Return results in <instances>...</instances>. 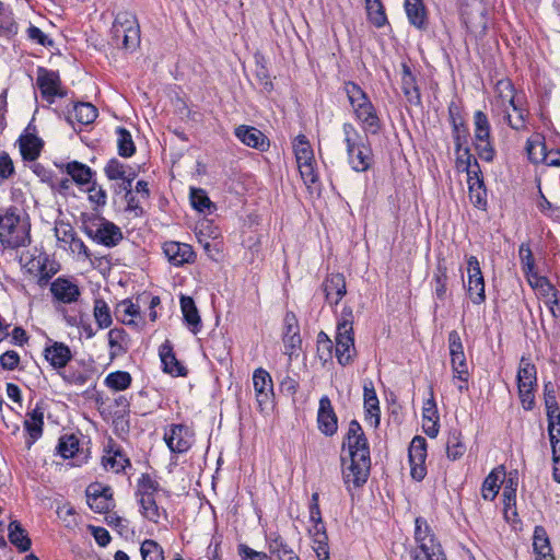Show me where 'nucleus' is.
<instances>
[{"mask_svg":"<svg viewBox=\"0 0 560 560\" xmlns=\"http://www.w3.org/2000/svg\"><path fill=\"white\" fill-rule=\"evenodd\" d=\"M118 312L121 313L122 323L133 324V318L140 314V306L130 300H124L118 305Z\"/></svg>","mask_w":560,"mask_h":560,"instance_id":"63","label":"nucleus"},{"mask_svg":"<svg viewBox=\"0 0 560 560\" xmlns=\"http://www.w3.org/2000/svg\"><path fill=\"white\" fill-rule=\"evenodd\" d=\"M312 538V548L319 560H327L329 558L328 536L324 522L312 523L308 528Z\"/></svg>","mask_w":560,"mask_h":560,"instance_id":"30","label":"nucleus"},{"mask_svg":"<svg viewBox=\"0 0 560 560\" xmlns=\"http://www.w3.org/2000/svg\"><path fill=\"white\" fill-rule=\"evenodd\" d=\"M497 103L504 107L503 119L514 130L526 129L528 112L516 97L515 89L510 80H500L495 85Z\"/></svg>","mask_w":560,"mask_h":560,"instance_id":"5","label":"nucleus"},{"mask_svg":"<svg viewBox=\"0 0 560 560\" xmlns=\"http://www.w3.org/2000/svg\"><path fill=\"white\" fill-rule=\"evenodd\" d=\"M440 417L434 400L433 392L430 390V398L422 408V429L429 438H436L440 431Z\"/></svg>","mask_w":560,"mask_h":560,"instance_id":"24","label":"nucleus"},{"mask_svg":"<svg viewBox=\"0 0 560 560\" xmlns=\"http://www.w3.org/2000/svg\"><path fill=\"white\" fill-rule=\"evenodd\" d=\"M448 116L452 125V136L455 143V152L459 153L462 151V147L465 145L468 141L469 131L464 121V118L460 115V110L455 105V103L450 104Z\"/></svg>","mask_w":560,"mask_h":560,"instance_id":"22","label":"nucleus"},{"mask_svg":"<svg viewBox=\"0 0 560 560\" xmlns=\"http://www.w3.org/2000/svg\"><path fill=\"white\" fill-rule=\"evenodd\" d=\"M292 147L298 164L315 160L312 145L305 135H298L292 142Z\"/></svg>","mask_w":560,"mask_h":560,"instance_id":"49","label":"nucleus"},{"mask_svg":"<svg viewBox=\"0 0 560 560\" xmlns=\"http://www.w3.org/2000/svg\"><path fill=\"white\" fill-rule=\"evenodd\" d=\"M234 133L247 147L264 151L269 145L267 137L255 127L241 125L235 128Z\"/></svg>","mask_w":560,"mask_h":560,"instance_id":"29","label":"nucleus"},{"mask_svg":"<svg viewBox=\"0 0 560 560\" xmlns=\"http://www.w3.org/2000/svg\"><path fill=\"white\" fill-rule=\"evenodd\" d=\"M410 464V475L412 479L421 481L427 475V441L424 438L417 435L411 440L408 450Z\"/></svg>","mask_w":560,"mask_h":560,"instance_id":"13","label":"nucleus"},{"mask_svg":"<svg viewBox=\"0 0 560 560\" xmlns=\"http://www.w3.org/2000/svg\"><path fill=\"white\" fill-rule=\"evenodd\" d=\"M86 502L90 509L96 513H105L109 511L113 505L110 500L106 499L105 497L95 494L92 489H86Z\"/></svg>","mask_w":560,"mask_h":560,"instance_id":"60","label":"nucleus"},{"mask_svg":"<svg viewBox=\"0 0 560 560\" xmlns=\"http://www.w3.org/2000/svg\"><path fill=\"white\" fill-rule=\"evenodd\" d=\"M44 357L54 369L61 370L72 359V352L66 343L48 340L44 349Z\"/></svg>","mask_w":560,"mask_h":560,"instance_id":"21","label":"nucleus"},{"mask_svg":"<svg viewBox=\"0 0 560 560\" xmlns=\"http://www.w3.org/2000/svg\"><path fill=\"white\" fill-rule=\"evenodd\" d=\"M189 200L191 207L203 214H211L217 209L206 190L201 188H190Z\"/></svg>","mask_w":560,"mask_h":560,"instance_id":"45","label":"nucleus"},{"mask_svg":"<svg viewBox=\"0 0 560 560\" xmlns=\"http://www.w3.org/2000/svg\"><path fill=\"white\" fill-rule=\"evenodd\" d=\"M538 208L544 215L560 222V206L550 202L544 195L540 197Z\"/></svg>","mask_w":560,"mask_h":560,"instance_id":"64","label":"nucleus"},{"mask_svg":"<svg viewBox=\"0 0 560 560\" xmlns=\"http://www.w3.org/2000/svg\"><path fill=\"white\" fill-rule=\"evenodd\" d=\"M533 548L536 560H555L549 537L542 526H536L534 529Z\"/></svg>","mask_w":560,"mask_h":560,"instance_id":"37","label":"nucleus"},{"mask_svg":"<svg viewBox=\"0 0 560 560\" xmlns=\"http://www.w3.org/2000/svg\"><path fill=\"white\" fill-rule=\"evenodd\" d=\"M448 350L453 370V380L465 383L468 380L469 373L467 370L464 346L460 336L456 330L448 332Z\"/></svg>","mask_w":560,"mask_h":560,"instance_id":"11","label":"nucleus"},{"mask_svg":"<svg viewBox=\"0 0 560 560\" xmlns=\"http://www.w3.org/2000/svg\"><path fill=\"white\" fill-rule=\"evenodd\" d=\"M468 294L474 304H481L486 300L485 280L476 256L467 258Z\"/></svg>","mask_w":560,"mask_h":560,"instance_id":"15","label":"nucleus"},{"mask_svg":"<svg viewBox=\"0 0 560 560\" xmlns=\"http://www.w3.org/2000/svg\"><path fill=\"white\" fill-rule=\"evenodd\" d=\"M401 91L410 105H421V93L416 75L406 62L401 63Z\"/></svg>","mask_w":560,"mask_h":560,"instance_id":"28","label":"nucleus"},{"mask_svg":"<svg viewBox=\"0 0 560 560\" xmlns=\"http://www.w3.org/2000/svg\"><path fill=\"white\" fill-rule=\"evenodd\" d=\"M141 514L150 522L158 524L162 514L166 516V511L160 509L155 495L138 497Z\"/></svg>","mask_w":560,"mask_h":560,"instance_id":"42","label":"nucleus"},{"mask_svg":"<svg viewBox=\"0 0 560 560\" xmlns=\"http://www.w3.org/2000/svg\"><path fill=\"white\" fill-rule=\"evenodd\" d=\"M413 539L416 547L412 551V557H428L444 553L442 546L435 536V533L433 532L428 521L422 516H418L415 520Z\"/></svg>","mask_w":560,"mask_h":560,"instance_id":"9","label":"nucleus"},{"mask_svg":"<svg viewBox=\"0 0 560 560\" xmlns=\"http://www.w3.org/2000/svg\"><path fill=\"white\" fill-rule=\"evenodd\" d=\"M163 253L175 267H182L195 260V252L189 244L170 241L163 245Z\"/></svg>","mask_w":560,"mask_h":560,"instance_id":"19","label":"nucleus"},{"mask_svg":"<svg viewBox=\"0 0 560 560\" xmlns=\"http://www.w3.org/2000/svg\"><path fill=\"white\" fill-rule=\"evenodd\" d=\"M142 560H164L163 548L153 539H145L140 547Z\"/></svg>","mask_w":560,"mask_h":560,"instance_id":"57","label":"nucleus"},{"mask_svg":"<svg viewBox=\"0 0 560 560\" xmlns=\"http://www.w3.org/2000/svg\"><path fill=\"white\" fill-rule=\"evenodd\" d=\"M537 371L529 359L522 358L517 371V387H535Z\"/></svg>","mask_w":560,"mask_h":560,"instance_id":"46","label":"nucleus"},{"mask_svg":"<svg viewBox=\"0 0 560 560\" xmlns=\"http://www.w3.org/2000/svg\"><path fill=\"white\" fill-rule=\"evenodd\" d=\"M335 354L342 366L353 360L355 348L353 337V313L351 307H343L337 323Z\"/></svg>","mask_w":560,"mask_h":560,"instance_id":"6","label":"nucleus"},{"mask_svg":"<svg viewBox=\"0 0 560 560\" xmlns=\"http://www.w3.org/2000/svg\"><path fill=\"white\" fill-rule=\"evenodd\" d=\"M520 259L522 264V269L525 276L528 278L529 284L532 287H548L552 289V285L545 277H540L537 275L535 270V258L533 256L529 244L522 243L518 249Z\"/></svg>","mask_w":560,"mask_h":560,"instance_id":"18","label":"nucleus"},{"mask_svg":"<svg viewBox=\"0 0 560 560\" xmlns=\"http://www.w3.org/2000/svg\"><path fill=\"white\" fill-rule=\"evenodd\" d=\"M50 292L56 301L63 304L74 303L81 295L78 284L63 277H58L51 282Z\"/></svg>","mask_w":560,"mask_h":560,"instance_id":"20","label":"nucleus"},{"mask_svg":"<svg viewBox=\"0 0 560 560\" xmlns=\"http://www.w3.org/2000/svg\"><path fill=\"white\" fill-rule=\"evenodd\" d=\"M9 540L21 552H25L31 548V539L21 523L18 521H12L9 524Z\"/></svg>","mask_w":560,"mask_h":560,"instance_id":"47","label":"nucleus"},{"mask_svg":"<svg viewBox=\"0 0 560 560\" xmlns=\"http://www.w3.org/2000/svg\"><path fill=\"white\" fill-rule=\"evenodd\" d=\"M326 301L331 306H337L347 293L346 279L341 273H331L323 282Z\"/></svg>","mask_w":560,"mask_h":560,"instance_id":"23","label":"nucleus"},{"mask_svg":"<svg viewBox=\"0 0 560 560\" xmlns=\"http://www.w3.org/2000/svg\"><path fill=\"white\" fill-rule=\"evenodd\" d=\"M118 154L122 158H130L136 152L132 136L125 127L116 128Z\"/></svg>","mask_w":560,"mask_h":560,"instance_id":"50","label":"nucleus"},{"mask_svg":"<svg viewBox=\"0 0 560 560\" xmlns=\"http://www.w3.org/2000/svg\"><path fill=\"white\" fill-rule=\"evenodd\" d=\"M368 20L377 28L388 24L383 3L366 5Z\"/></svg>","mask_w":560,"mask_h":560,"instance_id":"59","label":"nucleus"},{"mask_svg":"<svg viewBox=\"0 0 560 560\" xmlns=\"http://www.w3.org/2000/svg\"><path fill=\"white\" fill-rule=\"evenodd\" d=\"M56 448L61 457L71 458L79 451V439L74 434H65L60 436Z\"/></svg>","mask_w":560,"mask_h":560,"instance_id":"55","label":"nucleus"},{"mask_svg":"<svg viewBox=\"0 0 560 560\" xmlns=\"http://www.w3.org/2000/svg\"><path fill=\"white\" fill-rule=\"evenodd\" d=\"M93 314L100 329L108 328L112 325L110 310L103 299H96L94 301Z\"/></svg>","mask_w":560,"mask_h":560,"instance_id":"54","label":"nucleus"},{"mask_svg":"<svg viewBox=\"0 0 560 560\" xmlns=\"http://www.w3.org/2000/svg\"><path fill=\"white\" fill-rule=\"evenodd\" d=\"M84 233L97 244L114 247L122 240V232L113 222L94 214H82Z\"/></svg>","mask_w":560,"mask_h":560,"instance_id":"7","label":"nucleus"},{"mask_svg":"<svg viewBox=\"0 0 560 560\" xmlns=\"http://www.w3.org/2000/svg\"><path fill=\"white\" fill-rule=\"evenodd\" d=\"M266 541L270 555L279 560H300V557L289 547L281 535L277 532H270L266 536Z\"/></svg>","mask_w":560,"mask_h":560,"instance_id":"32","label":"nucleus"},{"mask_svg":"<svg viewBox=\"0 0 560 560\" xmlns=\"http://www.w3.org/2000/svg\"><path fill=\"white\" fill-rule=\"evenodd\" d=\"M159 355L165 373L174 376H183L186 374L185 366L176 359L173 347L168 340L160 346Z\"/></svg>","mask_w":560,"mask_h":560,"instance_id":"31","label":"nucleus"},{"mask_svg":"<svg viewBox=\"0 0 560 560\" xmlns=\"http://www.w3.org/2000/svg\"><path fill=\"white\" fill-rule=\"evenodd\" d=\"M113 40L127 50L136 49L140 44V26L135 14L117 13L112 27Z\"/></svg>","mask_w":560,"mask_h":560,"instance_id":"8","label":"nucleus"},{"mask_svg":"<svg viewBox=\"0 0 560 560\" xmlns=\"http://www.w3.org/2000/svg\"><path fill=\"white\" fill-rule=\"evenodd\" d=\"M103 466L107 470L121 472L127 466H130L129 458L120 450L109 451L102 459Z\"/></svg>","mask_w":560,"mask_h":560,"instance_id":"48","label":"nucleus"},{"mask_svg":"<svg viewBox=\"0 0 560 560\" xmlns=\"http://www.w3.org/2000/svg\"><path fill=\"white\" fill-rule=\"evenodd\" d=\"M97 114V108L91 103H77L73 106V113L67 119L70 124H73L74 119L80 125H90L96 119Z\"/></svg>","mask_w":560,"mask_h":560,"instance_id":"39","label":"nucleus"},{"mask_svg":"<svg viewBox=\"0 0 560 560\" xmlns=\"http://www.w3.org/2000/svg\"><path fill=\"white\" fill-rule=\"evenodd\" d=\"M160 490V485L150 475L142 474L137 485V497L155 495Z\"/></svg>","mask_w":560,"mask_h":560,"instance_id":"58","label":"nucleus"},{"mask_svg":"<svg viewBox=\"0 0 560 560\" xmlns=\"http://www.w3.org/2000/svg\"><path fill=\"white\" fill-rule=\"evenodd\" d=\"M474 138L478 156L486 162H491L495 151L491 141V126L482 110L474 114Z\"/></svg>","mask_w":560,"mask_h":560,"instance_id":"10","label":"nucleus"},{"mask_svg":"<svg viewBox=\"0 0 560 560\" xmlns=\"http://www.w3.org/2000/svg\"><path fill=\"white\" fill-rule=\"evenodd\" d=\"M466 453V445L463 441V434L457 429L448 432L446 441V456L450 460H457Z\"/></svg>","mask_w":560,"mask_h":560,"instance_id":"41","label":"nucleus"},{"mask_svg":"<svg viewBox=\"0 0 560 560\" xmlns=\"http://www.w3.org/2000/svg\"><path fill=\"white\" fill-rule=\"evenodd\" d=\"M298 167H299V172H300V175H301V178H302L303 183L308 188H311L312 185L317 183L318 175H317V172L315 170V160L308 161V162H300L298 164Z\"/></svg>","mask_w":560,"mask_h":560,"instance_id":"62","label":"nucleus"},{"mask_svg":"<svg viewBox=\"0 0 560 560\" xmlns=\"http://www.w3.org/2000/svg\"><path fill=\"white\" fill-rule=\"evenodd\" d=\"M20 151L24 160L35 161L40 153L43 142L34 135H24L20 137Z\"/></svg>","mask_w":560,"mask_h":560,"instance_id":"44","label":"nucleus"},{"mask_svg":"<svg viewBox=\"0 0 560 560\" xmlns=\"http://www.w3.org/2000/svg\"><path fill=\"white\" fill-rule=\"evenodd\" d=\"M180 310L188 329L192 334H198L201 330L202 325L192 298L183 295L180 298Z\"/></svg>","mask_w":560,"mask_h":560,"instance_id":"35","label":"nucleus"},{"mask_svg":"<svg viewBox=\"0 0 560 560\" xmlns=\"http://www.w3.org/2000/svg\"><path fill=\"white\" fill-rule=\"evenodd\" d=\"M0 244L12 249L31 244L30 217L16 206L0 208Z\"/></svg>","mask_w":560,"mask_h":560,"instance_id":"2","label":"nucleus"},{"mask_svg":"<svg viewBox=\"0 0 560 560\" xmlns=\"http://www.w3.org/2000/svg\"><path fill=\"white\" fill-rule=\"evenodd\" d=\"M469 199L471 203L479 208L486 209L487 207V190L481 174L469 172L467 177Z\"/></svg>","mask_w":560,"mask_h":560,"instance_id":"33","label":"nucleus"},{"mask_svg":"<svg viewBox=\"0 0 560 560\" xmlns=\"http://www.w3.org/2000/svg\"><path fill=\"white\" fill-rule=\"evenodd\" d=\"M282 341L284 346V354H287L291 361L292 358L296 355V351L301 348L302 343L300 327L293 313L285 314Z\"/></svg>","mask_w":560,"mask_h":560,"instance_id":"16","label":"nucleus"},{"mask_svg":"<svg viewBox=\"0 0 560 560\" xmlns=\"http://www.w3.org/2000/svg\"><path fill=\"white\" fill-rule=\"evenodd\" d=\"M132 383V377L127 371H116L109 373L105 380L104 384L106 387L113 390L122 392L130 387Z\"/></svg>","mask_w":560,"mask_h":560,"instance_id":"51","label":"nucleus"},{"mask_svg":"<svg viewBox=\"0 0 560 560\" xmlns=\"http://www.w3.org/2000/svg\"><path fill=\"white\" fill-rule=\"evenodd\" d=\"M317 425L326 436H332L338 430V418L328 396H323L319 399Z\"/></svg>","mask_w":560,"mask_h":560,"instance_id":"17","label":"nucleus"},{"mask_svg":"<svg viewBox=\"0 0 560 560\" xmlns=\"http://www.w3.org/2000/svg\"><path fill=\"white\" fill-rule=\"evenodd\" d=\"M342 135L351 170L357 173L369 171L374 163V155L368 136L362 135L352 122L342 124Z\"/></svg>","mask_w":560,"mask_h":560,"instance_id":"4","label":"nucleus"},{"mask_svg":"<svg viewBox=\"0 0 560 560\" xmlns=\"http://www.w3.org/2000/svg\"><path fill=\"white\" fill-rule=\"evenodd\" d=\"M456 164L457 168L466 171L467 177H469V172L481 174L480 166L468 147H462V151L457 153Z\"/></svg>","mask_w":560,"mask_h":560,"instance_id":"53","label":"nucleus"},{"mask_svg":"<svg viewBox=\"0 0 560 560\" xmlns=\"http://www.w3.org/2000/svg\"><path fill=\"white\" fill-rule=\"evenodd\" d=\"M253 385L255 393L260 400V397L268 398L272 393L273 383L270 374L262 368H258L253 373Z\"/></svg>","mask_w":560,"mask_h":560,"instance_id":"43","label":"nucleus"},{"mask_svg":"<svg viewBox=\"0 0 560 560\" xmlns=\"http://www.w3.org/2000/svg\"><path fill=\"white\" fill-rule=\"evenodd\" d=\"M500 490V472L492 470L483 480L481 495L485 500L492 501Z\"/></svg>","mask_w":560,"mask_h":560,"instance_id":"56","label":"nucleus"},{"mask_svg":"<svg viewBox=\"0 0 560 560\" xmlns=\"http://www.w3.org/2000/svg\"><path fill=\"white\" fill-rule=\"evenodd\" d=\"M44 425V411L40 407L36 406L33 410L26 413L24 420V429L28 434L25 443L27 448L42 436Z\"/></svg>","mask_w":560,"mask_h":560,"instance_id":"26","label":"nucleus"},{"mask_svg":"<svg viewBox=\"0 0 560 560\" xmlns=\"http://www.w3.org/2000/svg\"><path fill=\"white\" fill-rule=\"evenodd\" d=\"M354 119L360 125L363 133L377 135L382 129V119L374 104L365 91L355 82L348 81L343 85Z\"/></svg>","mask_w":560,"mask_h":560,"instance_id":"3","label":"nucleus"},{"mask_svg":"<svg viewBox=\"0 0 560 560\" xmlns=\"http://www.w3.org/2000/svg\"><path fill=\"white\" fill-rule=\"evenodd\" d=\"M164 440L172 452L184 453L190 447L188 429L184 424H172L165 431Z\"/></svg>","mask_w":560,"mask_h":560,"instance_id":"25","label":"nucleus"},{"mask_svg":"<svg viewBox=\"0 0 560 560\" xmlns=\"http://www.w3.org/2000/svg\"><path fill=\"white\" fill-rule=\"evenodd\" d=\"M365 420L374 427L380 424V401L372 381H365L363 385Z\"/></svg>","mask_w":560,"mask_h":560,"instance_id":"27","label":"nucleus"},{"mask_svg":"<svg viewBox=\"0 0 560 560\" xmlns=\"http://www.w3.org/2000/svg\"><path fill=\"white\" fill-rule=\"evenodd\" d=\"M62 380L69 385L83 386L88 382V374L73 366L65 368L59 373Z\"/></svg>","mask_w":560,"mask_h":560,"instance_id":"61","label":"nucleus"},{"mask_svg":"<svg viewBox=\"0 0 560 560\" xmlns=\"http://www.w3.org/2000/svg\"><path fill=\"white\" fill-rule=\"evenodd\" d=\"M447 267L444 261H439L433 275L434 295L438 300L444 301L447 290Z\"/></svg>","mask_w":560,"mask_h":560,"instance_id":"52","label":"nucleus"},{"mask_svg":"<svg viewBox=\"0 0 560 560\" xmlns=\"http://www.w3.org/2000/svg\"><path fill=\"white\" fill-rule=\"evenodd\" d=\"M108 345L110 348V358H116L128 350V334L124 328H113L107 334Z\"/></svg>","mask_w":560,"mask_h":560,"instance_id":"38","label":"nucleus"},{"mask_svg":"<svg viewBox=\"0 0 560 560\" xmlns=\"http://www.w3.org/2000/svg\"><path fill=\"white\" fill-rule=\"evenodd\" d=\"M36 84L43 98L52 104L56 97H63L66 92L61 88L59 73L39 67L37 70Z\"/></svg>","mask_w":560,"mask_h":560,"instance_id":"12","label":"nucleus"},{"mask_svg":"<svg viewBox=\"0 0 560 560\" xmlns=\"http://www.w3.org/2000/svg\"><path fill=\"white\" fill-rule=\"evenodd\" d=\"M104 173L109 180H121L124 178L135 179L138 172L132 166L120 162L118 159H110L105 167Z\"/></svg>","mask_w":560,"mask_h":560,"instance_id":"36","label":"nucleus"},{"mask_svg":"<svg viewBox=\"0 0 560 560\" xmlns=\"http://www.w3.org/2000/svg\"><path fill=\"white\" fill-rule=\"evenodd\" d=\"M66 172L80 186L90 184L94 175L90 166L78 161L67 163Z\"/></svg>","mask_w":560,"mask_h":560,"instance_id":"40","label":"nucleus"},{"mask_svg":"<svg viewBox=\"0 0 560 560\" xmlns=\"http://www.w3.org/2000/svg\"><path fill=\"white\" fill-rule=\"evenodd\" d=\"M348 447L349 464L342 458L343 481L348 489L361 487L368 480L371 467L370 447L368 439L361 424L357 420H351L348 427L343 447Z\"/></svg>","mask_w":560,"mask_h":560,"instance_id":"1","label":"nucleus"},{"mask_svg":"<svg viewBox=\"0 0 560 560\" xmlns=\"http://www.w3.org/2000/svg\"><path fill=\"white\" fill-rule=\"evenodd\" d=\"M408 22L418 30L428 26L427 9L422 0H405L404 3Z\"/></svg>","mask_w":560,"mask_h":560,"instance_id":"34","label":"nucleus"},{"mask_svg":"<svg viewBox=\"0 0 560 560\" xmlns=\"http://www.w3.org/2000/svg\"><path fill=\"white\" fill-rule=\"evenodd\" d=\"M526 151L533 163L560 166V151L547 152L546 143L540 135H535L527 140Z\"/></svg>","mask_w":560,"mask_h":560,"instance_id":"14","label":"nucleus"}]
</instances>
